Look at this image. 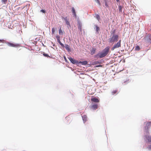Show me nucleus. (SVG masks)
Here are the masks:
<instances>
[{
	"label": "nucleus",
	"instance_id": "1",
	"mask_svg": "<svg viewBox=\"0 0 151 151\" xmlns=\"http://www.w3.org/2000/svg\"><path fill=\"white\" fill-rule=\"evenodd\" d=\"M109 47H107L104 49L102 52L98 53L97 54L95 55V58H103L106 56L109 52Z\"/></svg>",
	"mask_w": 151,
	"mask_h": 151
},
{
	"label": "nucleus",
	"instance_id": "2",
	"mask_svg": "<svg viewBox=\"0 0 151 151\" xmlns=\"http://www.w3.org/2000/svg\"><path fill=\"white\" fill-rule=\"evenodd\" d=\"M119 39V36L117 35L114 34L112 37L109 38V42L113 44L118 41Z\"/></svg>",
	"mask_w": 151,
	"mask_h": 151
},
{
	"label": "nucleus",
	"instance_id": "3",
	"mask_svg": "<svg viewBox=\"0 0 151 151\" xmlns=\"http://www.w3.org/2000/svg\"><path fill=\"white\" fill-rule=\"evenodd\" d=\"M7 44L9 46L11 47H21V45L19 44H14L9 42H7Z\"/></svg>",
	"mask_w": 151,
	"mask_h": 151
},
{
	"label": "nucleus",
	"instance_id": "4",
	"mask_svg": "<svg viewBox=\"0 0 151 151\" xmlns=\"http://www.w3.org/2000/svg\"><path fill=\"white\" fill-rule=\"evenodd\" d=\"M121 40H119L117 42L116 44L114 45L112 47L111 50H113L114 49L119 48V47H121Z\"/></svg>",
	"mask_w": 151,
	"mask_h": 151
},
{
	"label": "nucleus",
	"instance_id": "5",
	"mask_svg": "<svg viewBox=\"0 0 151 151\" xmlns=\"http://www.w3.org/2000/svg\"><path fill=\"white\" fill-rule=\"evenodd\" d=\"M69 60L73 64H76L77 65L78 64V61L75 60L71 57H70L68 58Z\"/></svg>",
	"mask_w": 151,
	"mask_h": 151
},
{
	"label": "nucleus",
	"instance_id": "6",
	"mask_svg": "<svg viewBox=\"0 0 151 151\" xmlns=\"http://www.w3.org/2000/svg\"><path fill=\"white\" fill-rule=\"evenodd\" d=\"M145 42L147 43H149L150 42V39L149 36H146L144 37Z\"/></svg>",
	"mask_w": 151,
	"mask_h": 151
},
{
	"label": "nucleus",
	"instance_id": "7",
	"mask_svg": "<svg viewBox=\"0 0 151 151\" xmlns=\"http://www.w3.org/2000/svg\"><path fill=\"white\" fill-rule=\"evenodd\" d=\"M98 105L96 104H93L91 107V108L93 110H96L98 108Z\"/></svg>",
	"mask_w": 151,
	"mask_h": 151
},
{
	"label": "nucleus",
	"instance_id": "8",
	"mask_svg": "<svg viewBox=\"0 0 151 151\" xmlns=\"http://www.w3.org/2000/svg\"><path fill=\"white\" fill-rule=\"evenodd\" d=\"M87 64V62L86 61H80L78 62V65H79L80 64H81L82 65H86Z\"/></svg>",
	"mask_w": 151,
	"mask_h": 151
},
{
	"label": "nucleus",
	"instance_id": "9",
	"mask_svg": "<svg viewBox=\"0 0 151 151\" xmlns=\"http://www.w3.org/2000/svg\"><path fill=\"white\" fill-rule=\"evenodd\" d=\"M78 29H79L80 31L81 32H82V24L81 23L78 22Z\"/></svg>",
	"mask_w": 151,
	"mask_h": 151
},
{
	"label": "nucleus",
	"instance_id": "10",
	"mask_svg": "<svg viewBox=\"0 0 151 151\" xmlns=\"http://www.w3.org/2000/svg\"><path fill=\"white\" fill-rule=\"evenodd\" d=\"M63 19L65 22V23L66 24L68 25L70 27V22H69L68 21V20H67V17H63Z\"/></svg>",
	"mask_w": 151,
	"mask_h": 151
},
{
	"label": "nucleus",
	"instance_id": "11",
	"mask_svg": "<svg viewBox=\"0 0 151 151\" xmlns=\"http://www.w3.org/2000/svg\"><path fill=\"white\" fill-rule=\"evenodd\" d=\"M91 101L94 102L98 103L99 101V99L97 98L94 97V98H91Z\"/></svg>",
	"mask_w": 151,
	"mask_h": 151
},
{
	"label": "nucleus",
	"instance_id": "12",
	"mask_svg": "<svg viewBox=\"0 0 151 151\" xmlns=\"http://www.w3.org/2000/svg\"><path fill=\"white\" fill-rule=\"evenodd\" d=\"M57 41L58 42V43L60 44L63 47H65L64 45L62 43L60 42V37H57Z\"/></svg>",
	"mask_w": 151,
	"mask_h": 151
},
{
	"label": "nucleus",
	"instance_id": "13",
	"mask_svg": "<svg viewBox=\"0 0 151 151\" xmlns=\"http://www.w3.org/2000/svg\"><path fill=\"white\" fill-rule=\"evenodd\" d=\"M147 139V140L148 142L150 143H151V136H145Z\"/></svg>",
	"mask_w": 151,
	"mask_h": 151
},
{
	"label": "nucleus",
	"instance_id": "14",
	"mask_svg": "<svg viewBox=\"0 0 151 151\" xmlns=\"http://www.w3.org/2000/svg\"><path fill=\"white\" fill-rule=\"evenodd\" d=\"M82 117L84 123L87 121V116L86 115H83L82 116Z\"/></svg>",
	"mask_w": 151,
	"mask_h": 151
},
{
	"label": "nucleus",
	"instance_id": "15",
	"mask_svg": "<svg viewBox=\"0 0 151 151\" xmlns=\"http://www.w3.org/2000/svg\"><path fill=\"white\" fill-rule=\"evenodd\" d=\"M72 12L73 13V14L74 15V16L76 17V13L75 9L73 7L72 8Z\"/></svg>",
	"mask_w": 151,
	"mask_h": 151
},
{
	"label": "nucleus",
	"instance_id": "16",
	"mask_svg": "<svg viewBox=\"0 0 151 151\" xmlns=\"http://www.w3.org/2000/svg\"><path fill=\"white\" fill-rule=\"evenodd\" d=\"M118 92V90L117 89L113 90L111 92L112 95H114L116 93Z\"/></svg>",
	"mask_w": 151,
	"mask_h": 151
},
{
	"label": "nucleus",
	"instance_id": "17",
	"mask_svg": "<svg viewBox=\"0 0 151 151\" xmlns=\"http://www.w3.org/2000/svg\"><path fill=\"white\" fill-rule=\"evenodd\" d=\"M65 48L68 51H70V49L69 47V46L68 45H65Z\"/></svg>",
	"mask_w": 151,
	"mask_h": 151
},
{
	"label": "nucleus",
	"instance_id": "18",
	"mask_svg": "<svg viewBox=\"0 0 151 151\" xmlns=\"http://www.w3.org/2000/svg\"><path fill=\"white\" fill-rule=\"evenodd\" d=\"M146 125L147 127V128L148 129L149 126L151 125V122H147L146 124Z\"/></svg>",
	"mask_w": 151,
	"mask_h": 151
},
{
	"label": "nucleus",
	"instance_id": "19",
	"mask_svg": "<svg viewBox=\"0 0 151 151\" xmlns=\"http://www.w3.org/2000/svg\"><path fill=\"white\" fill-rule=\"evenodd\" d=\"M140 47L139 46H137L135 47V50H136L139 51L140 50Z\"/></svg>",
	"mask_w": 151,
	"mask_h": 151
},
{
	"label": "nucleus",
	"instance_id": "20",
	"mask_svg": "<svg viewBox=\"0 0 151 151\" xmlns=\"http://www.w3.org/2000/svg\"><path fill=\"white\" fill-rule=\"evenodd\" d=\"M59 33L60 35H63V31L61 30V28L59 30Z\"/></svg>",
	"mask_w": 151,
	"mask_h": 151
},
{
	"label": "nucleus",
	"instance_id": "21",
	"mask_svg": "<svg viewBox=\"0 0 151 151\" xmlns=\"http://www.w3.org/2000/svg\"><path fill=\"white\" fill-rule=\"evenodd\" d=\"M96 29L97 32H98L99 30L100 29L99 27L97 25H96Z\"/></svg>",
	"mask_w": 151,
	"mask_h": 151
},
{
	"label": "nucleus",
	"instance_id": "22",
	"mask_svg": "<svg viewBox=\"0 0 151 151\" xmlns=\"http://www.w3.org/2000/svg\"><path fill=\"white\" fill-rule=\"evenodd\" d=\"M95 50H96L95 49H93L92 50L91 52V55H93L95 53Z\"/></svg>",
	"mask_w": 151,
	"mask_h": 151
},
{
	"label": "nucleus",
	"instance_id": "23",
	"mask_svg": "<svg viewBox=\"0 0 151 151\" xmlns=\"http://www.w3.org/2000/svg\"><path fill=\"white\" fill-rule=\"evenodd\" d=\"M43 55L45 57H50L49 56V55L48 54H45L44 52L43 54Z\"/></svg>",
	"mask_w": 151,
	"mask_h": 151
},
{
	"label": "nucleus",
	"instance_id": "24",
	"mask_svg": "<svg viewBox=\"0 0 151 151\" xmlns=\"http://www.w3.org/2000/svg\"><path fill=\"white\" fill-rule=\"evenodd\" d=\"M55 29L54 28H53L52 29V34H54L55 33Z\"/></svg>",
	"mask_w": 151,
	"mask_h": 151
},
{
	"label": "nucleus",
	"instance_id": "25",
	"mask_svg": "<svg viewBox=\"0 0 151 151\" xmlns=\"http://www.w3.org/2000/svg\"><path fill=\"white\" fill-rule=\"evenodd\" d=\"M96 18L98 21H99L100 19V16L98 14L96 15Z\"/></svg>",
	"mask_w": 151,
	"mask_h": 151
},
{
	"label": "nucleus",
	"instance_id": "26",
	"mask_svg": "<svg viewBox=\"0 0 151 151\" xmlns=\"http://www.w3.org/2000/svg\"><path fill=\"white\" fill-rule=\"evenodd\" d=\"M122 7L121 6H119V10L120 12H122Z\"/></svg>",
	"mask_w": 151,
	"mask_h": 151
},
{
	"label": "nucleus",
	"instance_id": "27",
	"mask_svg": "<svg viewBox=\"0 0 151 151\" xmlns=\"http://www.w3.org/2000/svg\"><path fill=\"white\" fill-rule=\"evenodd\" d=\"M148 148L149 150H151V145L149 146L148 147Z\"/></svg>",
	"mask_w": 151,
	"mask_h": 151
},
{
	"label": "nucleus",
	"instance_id": "28",
	"mask_svg": "<svg viewBox=\"0 0 151 151\" xmlns=\"http://www.w3.org/2000/svg\"><path fill=\"white\" fill-rule=\"evenodd\" d=\"M105 5L106 7H108V5L107 3L106 2L105 3Z\"/></svg>",
	"mask_w": 151,
	"mask_h": 151
},
{
	"label": "nucleus",
	"instance_id": "29",
	"mask_svg": "<svg viewBox=\"0 0 151 151\" xmlns=\"http://www.w3.org/2000/svg\"><path fill=\"white\" fill-rule=\"evenodd\" d=\"M4 40H0V42L3 43H4Z\"/></svg>",
	"mask_w": 151,
	"mask_h": 151
},
{
	"label": "nucleus",
	"instance_id": "30",
	"mask_svg": "<svg viewBox=\"0 0 151 151\" xmlns=\"http://www.w3.org/2000/svg\"><path fill=\"white\" fill-rule=\"evenodd\" d=\"M96 2L99 5L100 4V2L99 0H95Z\"/></svg>",
	"mask_w": 151,
	"mask_h": 151
},
{
	"label": "nucleus",
	"instance_id": "31",
	"mask_svg": "<svg viewBox=\"0 0 151 151\" xmlns=\"http://www.w3.org/2000/svg\"><path fill=\"white\" fill-rule=\"evenodd\" d=\"M40 11L43 13H45V11L43 9L41 10Z\"/></svg>",
	"mask_w": 151,
	"mask_h": 151
},
{
	"label": "nucleus",
	"instance_id": "32",
	"mask_svg": "<svg viewBox=\"0 0 151 151\" xmlns=\"http://www.w3.org/2000/svg\"><path fill=\"white\" fill-rule=\"evenodd\" d=\"M1 1L2 2L5 3L7 1V0H1Z\"/></svg>",
	"mask_w": 151,
	"mask_h": 151
},
{
	"label": "nucleus",
	"instance_id": "33",
	"mask_svg": "<svg viewBox=\"0 0 151 151\" xmlns=\"http://www.w3.org/2000/svg\"><path fill=\"white\" fill-rule=\"evenodd\" d=\"M99 63V62L98 61H96V62H95V63L96 64H97V63Z\"/></svg>",
	"mask_w": 151,
	"mask_h": 151
},
{
	"label": "nucleus",
	"instance_id": "34",
	"mask_svg": "<svg viewBox=\"0 0 151 151\" xmlns=\"http://www.w3.org/2000/svg\"><path fill=\"white\" fill-rule=\"evenodd\" d=\"M149 36L150 37V40L151 41V35H150Z\"/></svg>",
	"mask_w": 151,
	"mask_h": 151
},
{
	"label": "nucleus",
	"instance_id": "35",
	"mask_svg": "<svg viewBox=\"0 0 151 151\" xmlns=\"http://www.w3.org/2000/svg\"><path fill=\"white\" fill-rule=\"evenodd\" d=\"M100 66H102L101 65H97L96 66V67H100Z\"/></svg>",
	"mask_w": 151,
	"mask_h": 151
},
{
	"label": "nucleus",
	"instance_id": "36",
	"mask_svg": "<svg viewBox=\"0 0 151 151\" xmlns=\"http://www.w3.org/2000/svg\"><path fill=\"white\" fill-rule=\"evenodd\" d=\"M64 59L65 60V61H66V57H64Z\"/></svg>",
	"mask_w": 151,
	"mask_h": 151
},
{
	"label": "nucleus",
	"instance_id": "37",
	"mask_svg": "<svg viewBox=\"0 0 151 151\" xmlns=\"http://www.w3.org/2000/svg\"><path fill=\"white\" fill-rule=\"evenodd\" d=\"M116 1H119V0H116Z\"/></svg>",
	"mask_w": 151,
	"mask_h": 151
}]
</instances>
